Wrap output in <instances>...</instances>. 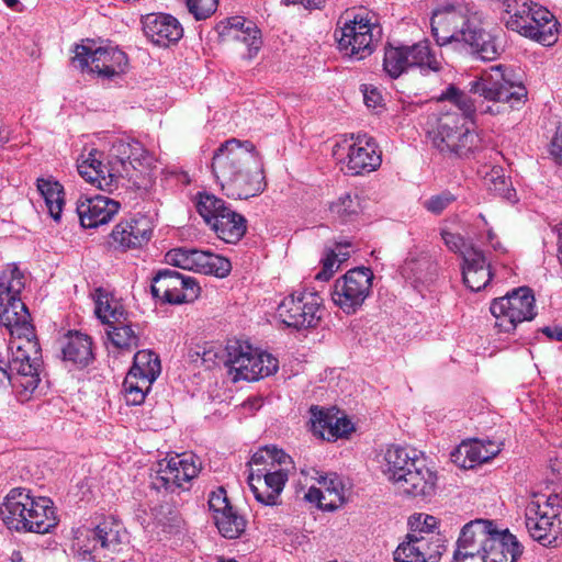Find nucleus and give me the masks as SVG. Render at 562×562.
<instances>
[{
	"mask_svg": "<svg viewBox=\"0 0 562 562\" xmlns=\"http://www.w3.org/2000/svg\"><path fill=\"white\" fill-rule=\"evenodd\" d=\"M470 91L483 98L477 106L470 95L454 87H449L442 94L450 109L440 113L429 138L445 156L468 157L477 148L479 136L469 126L476 109L482 114L503 115L520 108L527 99L526 88L514 82L501 65L482 71L470 82Z\"/></svg>",
	"mask_w": 562,
	"mask_h": 562,
	"instance_id": "obj_1",
	"label": "nucleus"
},
{
	"mask_svg": "<svg viewBox=\"0 0 562 562\" xmlns=\"http://www.w3.org/2000/svg\"><path fill=\"white\" fill-rule=\"evenodd\" d=\"M430 26L439 46L464 44L482 60H494L499 55L495 37L481 26V15L473 5L446 3L434 11Z\"/></svg>",
	"mask_w": 562,
	"mask_h": 562,
	"instance_id": "obj_2",
	"label": "nucleus"
},
{
	"mask_svg": "<svg viewBox=\"0 0 562 562\" xmlns=\"http://www.w3.org/2000/svg\"><path fill=\"white\" fill-rule=\"evenodd\" d=\"M24 288V277L19 268L9 265L0 272V324L10 333L8 349L14 350L18 361L27 357L41 355L30 313L19 297Z\"/></svg>",
	"mask_w": 562,
	"mask_h": 562,
	"instance_id": "obj_3",
	"label": "nucleus"
},
{
	"mask_svg": "<svg viewBox=\"0 0 562 562\" xmlns=\"http://www.w3.org/2000/svg\"><path fill=\"white\" fill-rule=\"evenodd\" d=\"M380 469L400 493L422 499H428L436 493V472L413 450L389 447L380 460Z\"/></svg>",
	"mask_w": 562,
	"mask_h": 562,
	"instance_id": "obj_4",
	"label": "nucleus"
},
{
	"mask_svg": "<svg viewBox=\"0 0 562 562\" xmlns=\"http://www.w3.org/2000/svg\"><path fill=\"white\" fill-rule=\"evenodd\" d=\"M0 517L9 530L16 532L48 533L58 525L53 502L34 496L24 487L12 488L0 506Z\"/></svg>",
	"mask_w": 562,
	"mask_h": 562,
	"instance_id": "obj_5",
	"label": "nucleus"
},
{
	"mask_svg": "<svg viewBox=\"0 0 562 562\" xmlns=\"http://www.w3.org/2000/svg\"><path fill=\"white\" fill-rule=\"evenodd\" d=\"M224 363L234 382L239 380L258 381L274 374L279 369V361L271 353L240 340L227 342Z\"/></svg>",
	"mask_w": 562,
	"mask_h": 562,
	"instance_id": "obj_6",
	"label": "nucleus"
},
{
	"mask_svg": "<svg viewBox=\"0 0 562 562\" xmlns=\"http://www.w3.org/2000/svg\"><path fill=\"white\" fill-rule=\"evenodd\" d=\"M125 541L127 535L121 524L105 519L94 528L79 530L74 546L83 560L105 562L113 559Z\"/></svg>",
	"mask_w": 562,
	"mask_h": 562,
	"instance_id": "obj_7",
	"label": "nucleus"
},
{
	"mask_svg": "<svg viewBox=\"0 0 562 562\" xmlns=\"http://www.w3.org/2000/svg\"><path fill=\"white\" fill-rule=\"evenodd\" d=\"M383 67L391 78H398L409 68H419L423 75L439 72L443 68L442 58L430 47L428 41L411 46L385 48Z\"/></svg>",
	"mask_w": 562,
	"mask_h": 562,
	"instance_id": "obj_8",
	"label": "nucleus"
},
{
	"mask_svg": "<svg viewBox=\"0 0 562 562\" xmlns=\"http://www.w3.org/2000/svg\"><path fill=\"white\" fill-rule=\"evenodd\" d=\"M335 35L339 49L360 60L373 52L374 43L381 38L382 29L372 13H357L346 20Z\"/></svg>",
	"mask_w": 562,
	"mask_h": 562,
	"instance_id": "obj_9",
	"label": "nucleus"
},
{
	"mask_svg": "<svg viewBox=\"0 0 562 562\" xmlns=\"http://www.w3.org/2000/svg\"><path fill=\"white\" fill-rule=\"evenodd\" d=\"M536 300L531 289L521 286L493 300L491 313L495 317V326L505 333L513 331L519 323L535 318Z\"/></svg>",
	"mask_w": 562,
	"mask_h": 562,
	"instance_id": "obj_10",
	"label": "nucleus"
},
{
	"mask_svg": "<svg viewBox=\"0 0 562 562\" xmlns=\"http://www.w3.org/2000/svg\"><path fill=\"white\" fill-rule=\"evenodd\" d=\"M8 362L0 360V390L12 386L19 402L25 403L31 400L32 394L38 386V368L41 366V355L31 359V356L15 361L14 350H9Z\"/></svg>",
	"mask_w": 562,
	"mask_h": 562,
	"instance_id": "obj_11",
	"label": "nucleus"
},
{
	"mask_svg": "<svg viewBox=\"0 0 562 562\" xmlns=\"http://www.w3.org/2000/svg\"><path fill=\"white\" fill-rule=\"evenodd\" d=\"M323 300L316 292L295 291L278 306V317L295 329L316 327L322 318Z\"/></svg>",
	"mask_w": 562,
	"mask_h": 562,
	"instance_id": "obj_12",
	"label": "nucleus"
},
{
	"mask_svg": "<svg viewBox=\"0 0 562 562\" xmlns=\"http://www.w3.org/2000/svg\"><path fill=\"white\" fill-rule=\"evenodd\" d=\"M373 272L360 267L347 271L333 286V302L346 314H355L370 295Z\"/></svg>",
	"mask_w": 562,
	"mask_h": 562,
	"instance_id": "obj_13",
	"label": "nucleus"
},
{
	"mask_svg": "<svg viewBox=\"0 0 562 562\" xmlns=\"http://www.w3.org/2000/svg\"><path fill=\"white\" fill-rule=\"evenodd\" d=\"M160 370V361L153 351L139 350L135 353L133 366L123 382L127 404L139 405L144 402Z\"/></svg>",
	"mask_w": 562,
	"mask_h": 562,
	"instance_id": "obj_14",
	"label": "nucleus"
},
{
	"mask_svg": "<svg viewBox=\"0 0 562 562\" xmlns=\"http://www.w3.org/2000/svg\"><path fill=\"white\" fill-rule=\"evenodd\" d=\"M72 63L81 70L88 69L90 72L110 78L125 70L127 57L117 47L93 48L88 43L76 46Z\"/></svg>",
	"mask_w": 562,
	"mask_h": 562,
	"instance_id": "obj_15",
	"label": "nucleus"
},
{
	"mask_svg": "<svg viewBox=\"0 0 562 562\" xmlns=\"http://www.w3.org/2000/svg\"><path fill=\"white\" fill-rule=\"evenodd\" d=\"M257 154L255 145L248 140L231 138L223 143L212 157V172L216 181L221 184L236 176L239 170L254 162Z\"/></svg>",
	"mask_w": 562,
	"mask_h": 562,
	"instance_id": "obj_16",
	"label": "nucleus"
},
{
	"mask_svg": "<svg viewBox=\"0 0 562 562\" xmlns=\"http://www.w3.org/2000/svg\"><path fill=\"white\" fill-rule=\"evenodd\" d=\"M201 471L200 459L194 454H177L158 463V470L151 476V485L156 490L175 492L186 488Z\"/></svg>",
	"mask_w": 562,
	"mask_h": 562,
	"instance_id": "obj_17",
	"label": "nucleus"
},
{
	"mask_svg": "<svg viewBox=\"0 0 562 562\" xmlns=\"http://www.w3.org/2000/svg\"><path fill=\"white\" fill-rule=\"evenodd\" d=\"M200 291L195 279L172 269L160 270L153 278V295L166 303H191L198 299Z\"/></svg>",
	"mask_w": 562,
	"mask_h": 562,
	"instance_id": "obj_18",
	"label": "nucleus"
},
{
	"mask_svg": "<svg viewBox=\"0 0 562 562\" xmlns=\"http://www.w3.org/2000/svg\"><path fill=\"white\" fill-rule=\"evenodd\" d=\"M110 159L119 169H124V177L130 180L136 178V172H146L153 164V157L143 145L130 138H119L112 144Z\"/></svg>",
	"mask_w": 562,
	"mask_h": 562,
	"instance_id": "obj_19",
	"label": "nucleus"
},
{
	"mask_svg": "<svg viewBox=\"0 0 562 562\" xmlns=\"http://www.w3.org/2000/svg\"><path fill=\"white\" fill-rule=\"evenodd\" d=\"M224 193L232 199L243 200L259 195L267 187L262 161L259 154L254 162L231 179L220 184Z\"/></svg>",
	"mask_w": 562,
	"mask_h": 562,
	"instance_id": "obj_20",
	"label": "nucleus"
},
{
	"mask_svg": "<svg viewBox=\"0 0 562 562\" xmlns=\"http://www.w3.org/2000/svg\"><path fill=\"white\" fill-rule=\"evenodd\" d=\"M218 33L225 42H236L245 47L243 57L255 58L262 46L261 31L257 24L244 16H231L218 25Z\"/></svg>",
	"mask_w": 562,
	"mask_h": 562,
	"instance_id": "obj_21",
	"label": "nucleus"
},
{
	"mask_svg": "<svg viewBox=\"0 0 562 562\" xmlns=\"http://www.w3.org/2000/svg\"><path fill=\"white\" fill-rule=\"evenodd\" d=\"M209 508L220 533L227 539H236L246 529L247 520L228 501L226 491L218 487L209 497Z\"/></svg>",
	"mask_w": 562,
	"mask_h": 562,
	"instance_id": "obj_22",
	"label": "nucleus"
},
{
	"mask_svg": "<svg viewBox=\"0 0 562 562\" xmlns=\"http://www.w3.org/2000/svg\"><path fill=\"white\" fill-rule=\"evenodd\" d=\"M445 550L440 536L424 537L408 532L394 551L396 562H439Z\"/></svg>",
	"mask_w": 562,
	"mask_h": 562,
	"instance_id": "obj_23",
	"label": "nucleus"
},
{
	"mask_svg": "<svg viewBox=\"0 0 562 562\" xmlns=\"http://www.w3.org/2000/svg\"><path fill=\"white\" fill-rule=\"evenodd\" d=\"M315 479L319 487L311 486L304 498L310 503H315L318 508L324 510H335L345 503V488L341 480L337 474H321L317 470L312 469L306 472Z\"/></svg>",
	"mask_w": 562,
	"mask_h": 562,
	"instance_id": "obj_24",
	"label": "nucleus"
},
{
	"mask_svg": "<svg viewBox=\"0 0 562 562\" xmlns=\"http://www.w3.org/2000/svg\"><path fill=\"white\" fill-rule=\"evenodd\" d=\"M78 172L86 181L109 192L117 188L120 179L125 178L123 168L119 169L111 159L104 165L97 150L78 164Z\"/></svg>",
	"mask_w": 562,
	"mask_h": 562,
	"instance_id": "obj_25",
	"label": "nucleus"
},
{
	"mask_svg": "<svg viewBox=\"0 0 562 562\" xmlns=\"http://www.w3.org/2000/svg\"><path fill=\"white\" fill-rule=\"evenodd\" d=\"M121 207L120 202L105 196H81L76 211L83 227L94 228L112 221Z\"/></svg>",
	"mask_w": 562,
	"mask_h": 562,
	"instance_id": "obj_26",
	"label": "nucleus"
},
{
	"mask_svg": "<svg viewBox=\"0 0 562 562\" xmlns=\"http://www.w3.org/2000/svg\"><path fill=\"white\" fill-rule=\"evenodd\" d=\"M508 15L504 18L507 29L515 31L522 36L535 35L530 27L532 20H544L549 18V10L526 0H503Z\"/></svg>",
	"mask_w": 562,
	"mask_h": 562,
	"instance_id": "obj_27",
	"label": "nucleus"
},
{
	"mask_svg": "<svg viewBox=\"0 0 562 562\" xmlns=\"http://www.w3.org/2000/svg\"><path fill=\"white\" fill-rule=\"evenodd\" d=\"M496 531L497 529L490 520L475 519L465 524L457 541V549L454 553L484 554L486 547Z\"/></svg>",
	"mask_w": 562,
	"mask_h": 562,
	"instance_id": "obj_28",
	"label": "nucleus"
},
{
	"mask_svg": "<svg viewBox=\"0 0 562 562\" xmlns=\"http://www.w3.org/2000/svg\"><path fill=\"white\" fill-rule=\"evenodd\" d=\"M381 165V156L376 153V145L366 134H358L356 140L349 145L347 155V170L351 175L374 171Z\"/></svg>",
	"mask_w": 562,
	"mask_h": 562,
	"instance_id": "obj_29",
	"label": "nucleus"
},
{
	"mask_svg": "<svg viewBox=\"0 0 562 562\" xmlns=\"http://www.w3.org/2000/svg\"><path fill=\"white\" fill-rule=\"evenodd\" d=\"M145 35L157 46L168 47L183 35L179 21L169 14H148L143 20Z\"/></svg>",
	"mask_w": 562,
	"mask_h": 562,
	"instance_id": "obj_30",
	"label": "nucleus"
},
{
	"mask_svg": "<svg viewBox=\"0 0 562 562\" xmlns=\"http://www.w3.org/2000/svg\"><path fill=\"white\" fill-rule=\"evenodd\" d=\"M525 524L529 535L543 546L552 543L562 528L561 518H553L542 513L538 501L527 506Z\"/></svg>",
	"mask_w": 562,
	"mask_h": 562,
	"instance_id": "obj_31",
	"label": "nucleus"
},
{
	"mask_svg": "<svg viewBox=\"0 0 562 562\" xmlns=\"http://www.w3.org/2000/svg\"><path fill=\"white\" fill-rule=\"evenodd\" d=\"M310 413L312 430L323 439L335 440L353 430L352 423L346 417H339L317 406H312Z\"/></svg>",
	"mask_w": 562,
	"mask_h": 562,
	"instance_id": "obj_32",
	"label": "nucleus"
},
{
	"mask_svg": "<svg viewBox=\"0 0 562 562\" xmlns=\"http://www.w3.org/2000/svg\"><path fill=\"white\" fill-rule=\"evenodd\" d=\"M462 276L464 284L472 291L488 284L492 272L482 250L471 247L463 254Z\"/></svg>",
	"mask_w": 562,
	"mask_h": 562,
	"instance_id": "obj_33",
	"label": "nucleus"
},
{
	"mask_svg": "<svg viewBox=\"0 0 562 562\" xmlns=\"http://www.w3.org/2000/svg\"><path fill=\"white\" fill-rule=\"evenodd\" d=\"M292 459L283 450L276 447H265L259 449L250 460L251 471L257 472L259 476L288 474L292 468Z\"/></svg>",
	"mask_w": 562,
	"mask_h": 562,
	"instance_id": "obj_34",
	"label": "nucleus"
},
{
	"mask_svg": "<svg viewBox=\"0 0 562 562\" xmlns=\"http://www.w3.org/2000/svg\"><path fill=\"white\" fill-rule=\"evenodd\" d=\"M151 236V225L142 216L119 223L112 231L114 243L123 248H136L147 243Z\"/></svg>",
	"mask_w": 562,
	"mask_h": 562,
	"instance_id": "obj_35",
	"label": "nucleus"
},
{
	"mask_svg": "<svg viewBox=\"0 0 562 562\" xmlns=\"http://www.w3.org/2000/svg\"><path fill=\"white\" fill-rule=\"evenodd\" d=\"M522 553V547L517 538L507 529L494 532L484 551L486 562H516Z\"/></svg>",
	"mask_w": 562,
	"mask_h": 562,
	"instance_id": "obj_36",
	"label": "nucleus"
},
{
	"mask_svg": "<svg viewBox=\"0 0 562 562\" xmlns=\"http://www.w3.org/2000/svg\"><path fill=\"white\" fill-rule=\"evenodd\" d=\"M94 313L102 323L109 325L124 323L130 316L121 300L99 288L94 291Z\"/></svg>",
	"mask_w": 562,
	"mask_h": 562,
	"instance_id": "obj_37",
	"label": "nucleus"
},
{
	"mask_svg": "<svg viewBox=\"0 0 562 562\" xmlns=\"http://www.w3.org/2000/svg\"><path fill=\"white\" fill-rule=\"evenodd\" d=\"M61 351L65 361L80 367L88 366L93 358L92 341L89 336L81 333H69Z\"/></svg>",
	"mask_w": 562,
	"mask_h": 562,
	"instance_id": "obj_38",
	"label": "nucleus"
},
{
	"mask_svg": "<svg viewBox=\"0 0 562 562\" xmlns=\"http://www.w3.org/2000/svg\"><path fill=\"white\" fill-rule=\"evenodd\" d=\"M435 263L431 256L418 248L412 249L401 267V273L406 279L424 281L434 273Z\"/></svg>",
	"mask_w": 562,
	"mask_h": 562,
	"instance_id": "obj_39",
	"label": "nucleus"
},
{
	"mask_svg": "<svg viewBox=\"0 0 562 562\" xmlns=\"http://www.w3.org/2000/svg\"><path fill=\"white\" fill-rule=\"evenodd\" d=\"M246 220L234 210L215 220L212 229L217 237L228 244L237 243L246 233Z\"/></svg>",
	"mask_w": 562,
	"mask_h": 562,
	"instance_id": "obj_40",
	"label": "nucleus"
},
{
	"mask_svg": "<svg viewBox=\"0 0 562 562\" xmlns=\"http://www.w3.org/2000/svg\"><path fill=\"white\" fill-rule=\"evenodd\" d=\"M37 190L44 199L45 205L52 218L59 221L64 205L63 186L52 178L37 179Z\"/></svg>",
	"mask_w": 562,
	"mask_h": 562,
	"instance_id": "obj_41",
	"label": "nucleus"
},
{
	"mask_svg": "<svg viewBox=\"0 0 562 562\" xmlns=\"http://www.w3.org/2000/svg\"><path fill=\"white\" fill-rule=\"evenodd\" d=\"M362 211L361 201L358 194L345 192L329 204L331 217L339 223L355 221Z\"/></svg>",
	"mask_w": 562,
	"mask_h": 562,
	"instance_id": "obj_42",
	"label": "nucleus"
},
{
	"mask_svg": "<svg viewBox=\"0 0 562 562\" xmlns=\"http://www.w3.org/2000/svg\"><path fill=\"white\" fill-rule=\"evenodd\" d=\"M196 210L211 228L214 226L215 220H220V216L232 211L223 200L210 193H199Z\"/></svg>",
	"mask_w": 562,
	"mask_h": 562,
	"instance_id": "obj_43",
	"label": "nucleus"
},
{
	"mask_svg": "<svg viewBox=\"0 0 562 562\" xmlns=\"http://www.w3.org/2000/svg\"><path fill=\"white\" fill-rule=\"evenodd\" d=\"M106 335L116 348L131 349L138 346V336L132 327L130 316L124 323L109 325Z\"/></svg>",
	"mask_w": 562,
	"mask_h": 562,
	"instance_id": "obj_44",
	"label": "nucleus"
},
{
	"mask_svg": "<svg viewBox=\"0 0 562 562\" xmlns=\"http://www.w3.org/2000/svg\"><path fill=\"white\" fill-rule=\"evenodd\" d=\"M481 448L479 440L462 442L451 452V461L462 469H472L477 463H482Z\"/></svg>",
	"mask_w": 562,
	"mask_h": 562,
	"instance_id": "obj_45",
	"label": "nucleus"
},
{
	"mask_svg": "<svg viewBox=\"0 0 562 562\" xmlns=\"http://www.w3.org/2000/svg\"><path fill=\"white\" fill-rule=\"evenodd\" d=\"M232 270V265L228 259L210 251L201 250L199 260V273L214 274L218 278L226 277Z\"/></svg>",
	"mask_w": 562,
	"mask_h": 562,
	"instance_id": "obj_46",
	"label": "nucleus"
},
{
	"mask_svg": "<svg viewBox=\"0 0 562 562\" xmlns=\"http://www.w3.org/2000/svg\"><path fill=\"white\" fill-rule=\"evenodd\" d=\"M558 22L554 18V15L549 11V18L544 20H538L535 19L530 23V27L533 29L532 33H536L535 35H526V37H529L533 41H537L538 43L550 46L557 41V33H558Z\"/></svg>",
	"mask_w": 562,
	"mask_h": 562,
	"instance_id": "obj_47",
	"label": "nucleus"
},
{
	"mask_svg": "<svg viewBox=\"0 0 562 562\" xmlns=\"http://www.w3.org/2000/svg\"><path fill=\"white\" fill-rule=\"evenodd\" d=\"M201 250L176 248L166 254V261L184 270L196 271L199 269Z\"/></svg>",
	"mask_w": 562,
	"mask_h": 562,
	"instance_id": "obj_48",
	"label": "nucleus"
},
{
	"mask_svg": "<svg viewBox=\"0 0 562 562\" xmlns=\"http://www.w3.org/2000/svg\"><path fill=\"white\" fill-rule=\"evenodd\" d=\"M485 183L491 191L505 198L508 201H514L516 196L515 190L512 188L510 182L504 175L501 167H493L485 176Z\"/></svg>",
	"mask_w": 562,
	"mask_h": 562,
	"instance_id": "obj_49",
	"label": "nucleus"
},
{
	"mask_svg": "<svg viewBox=\"0 0 562 562\" xmlns=\"http://www.w3.org/2000/svg\"><path fill=\"white\" fill-rule=\"evenodd\" d=\"M153 515L156 522L168 532L180 528L182 522L179 510L169 503H165L155 507Z\"/></svg>",
	"mask_w": 562,
	"mask_h": 562,
	"instance_id": "obj_50",
	"label": "nucleus"
},
{
	"mask_svg": "<svg viewBox=\"0 0 562 562\" xmlns=\"http://www.w3.org/2000/svg\"><path fill=\"white\" fill-rule=\"evenodd\" d=\"M265 483L266 482L262 480V476H259L257 472L250 471L248 475V484L255 498L263 505L273 506L277 504L278 498L273 493H271L270 487Z\"/></svg>",
	"mask_w": 562,
	"mask_h": 562,
	"instance_id": "obj_51",
	"label": "nucleus"
},
{
	"mask_svg": "<svg viewBox=\"0 0 562 562\" xmlns=\"http://www.w3.org/2000/svg\"><path fill=\"white\" fill-rule=\"evenodd\" d=\"M189 12L196 20H204L211 16L217 7V0H186Z\"/></svg>",
	"mask_w": 562,
	"mask_h": 562,
	"instance_id": "obj_52",
	"label": "nucleus"
},
{
	"mask_svg": "<svg viewBox=\"0 0 562 562\" xmlns=\"http://www.w3.org/2000/svg\"><path fill=\"white\" fill-rule=\"evenodd\" d=\"M441 237L445 243V245L453 252L460 254L463 256V254L470 249L472 246H467V243L464 238L457 233H452L449 231L443 229L441 232Z\"/></svg>",
	"mask_w": 562,
	"mask_h": 562,
	"instance_id": "obj_53",
	"label": "nucleus"
},
{
	"mask_svg": "<svg viewBox=\"0 0 562 562\" xmlns=\"http://www.w3.org/2000/svg\"><path fill=\"white\" fill-rule=\"evenodd\" d=\"M416 529L411 532H416L418 536L431 537L434 535V530L437 527V519L434 516L419 514L415 518Z\"/></svg>",
	"mask_w": 562,
	"mask_h": 562,
	"instance_id": "obj_54",
	"label": "nucleus"
},
{
	"mask_svg": "<svg viewBox=\"0 0 562 562\" xmlns=\"http://www.w3.org/2000/svg\"><path fill=\"white\" fill-rule=\"evenodd\" d=\"M340 263L330 250L327 251L325 258L322 260V270L315 276L316 280L328 281L333 274L339 269Z\"/></svg>",
	"mask_w": 562,
	"mask_h": 562,
	"instance_id": "obj_55",
	"label": "nucleus"
},
{
	"mask_svg": "<svg viewBox=\"0 0 562 562\" xmlns=\"http://www.w3.org/2000/svg\"><path fill=\"white\" fill-rule=\"evenodd\" d=\"M453 196L450 193L434 195L424 202V206L434 214L441 213L451 202Z\"/></svg>",
	"mask_w": 562,
	"mask_h": 562,
	"instance_id": "obj_56",
	"label": "nucleus"
},
{
	"mask_svg": "<svg viewBox=\"0 0 562 562\" xmlns=\"http://www.w3.org/2000/svg\"><path fill=\"white\" fill-rule=\"evenodd\" d=\"M540 509L546 515H550L553 518H560L562 513V496L559 494H550L546 502L540 504Z\"/></svg>",
	"mask_w": 562,
	"mask_h": 562,
	"instance_id": "obj_57",
	"label": "nucleus"
},
{
	"mask_svg": "<svg viewBox=\"0 0 562 562\" xmlns=\"http://www.w3.org/2000/svg\"><path fill=\"white\" fill-rule=\"evenodd\" d=\"M262 480L266 482L265 484L268 485L271 490V493L274 494L277 498H279L281 492L283 491V487L288 481V474H272L270 475H262Z\"/></svg>",
	"mask_w": 562,
	"mask_h": 562,
	"instance_id": "obj_58",
	"label": "nucleus"
},
{
	"mask_svg": "<svg viewBox=\"0 0 562 562\" xmlns=\"http://www.w3.org/2000/svg\"><path fill=\"white\" fill-rule=\"evenodd\" d=\"M479 447L481 448V454H483L482 457H484L482 459V463L487 462L488 460L494 458L496 454H498V452L501 451L499 445L492 442V441H488V442L479 441Z\"/></svg>",
	"mask_w": 562,
	"mask_h": 562,
	"instance_id": "obj_59",
	"label": "nucleus"
},
{
	"mask_svg": "<svg viewBox=\"0 0 562 562\" xmlns=\"http://www.w3.org/2000/svg\"><path fill=\"white\" fill-rule=\"evenodd\" d=\"M363 100L368 108L376 109L382 102V95L374 88H372V89L366 88L363 91Z\"/></svg>",
	"mask_w": 562,
	"mask_h": 562,
	"instance_id": "obj_60",
	"label": "nucleus"
},
{
	"mask_svg": "<svg viewBox=\"0 0 562 562\" xmlns=\"http://www.w3.org/2000/svg\"><path fill=\"white\" fill-rule=\"evenodd\" d=\"M550 153L562 165V128H559L550 146Z\"/></svg>",
	"mask_w": 562,
	"mask_h": 562,
	"instance_id": "obj_61",
	"label": "nucleus"
},
{
	"mask_svg": "<svg viewBox=\"0 0 562 562\" xmlns=\"http://www.w3.org/2000/svg\"><path fill=\"white\" fill-rule=\"evenodd\" d=\"M285 4H301L307 10L321 9L325 0H283Z\"/></svg>",
	"mask_w": 562,
	"mask_h": 562,
	"instance_id": "obj_62",
	"label": "nucleus"
},
{
	"mask_svg": "<svg viewBox=\"0 0 562 562\" xmlns=\"http://www.w3.org/2000/svg\"><path fill=\"white\" fill-rule=\"evenodd\" d=\"M452 562H486L484 560V554L481 553H472V554H453Z\"/></svg>",
	"mask_w": 562,
	"mask_h": 562,
	"instance_id": "obj_63",
	"label": "nucleus"
},
{
	"mask_svg": "<svg viewBox=\"0 0 562 562\" xmlns=\"http://www.w3.org/2000/svg\"><path fill=\"white\" fill-rule=\"evenodd\" d=\"M542 331L550 339H554L557 341H562V327H559V326L544 327L542 329Z\"/></svg>",
	"mask_w": 562,
	"mask_h": 562,
	"instance_id": "obj_64",
	"label": "nucleus"
}]
</instances>
